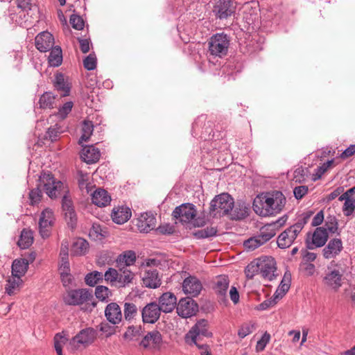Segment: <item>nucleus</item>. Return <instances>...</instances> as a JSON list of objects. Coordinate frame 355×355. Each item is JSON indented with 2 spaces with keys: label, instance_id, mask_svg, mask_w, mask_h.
<instances>
[{
  "label": "nucleus",
  "instance_id": "f257e3e1",
  "mask_svg": "<svg viewBox=\"0 0 355 355\" xmlns=\"http://www.w3.org/2000/svg\"><path fill=\"white\" fill-rule=\"evenodd\" d=\"M39 184L37 188L29 192L30 205H38L42 200L43 188L46 193L51 198H55L63 194L62 200V211L65 220L71 228L76 225L77 216L71 200L67 196V191L64 189V184L61 181H56L50 173H43L39 178Z\"/></svg>",
  "mask_w": 355,
  "mask_h": 355
},
{
  "label": "nucleus",
  "instance_id": "f03ea898",
  "mask_svg": "<svg viewBox=\"0 0 355 355\" xmlns=\"http://www.w3.org/2000/svg\"><path fill=\"white\" fill-rule=\"evenodd\" d=\"M286 204V198L282 192L268 193L254 200L253 208L256 213L262 216L276 214L282 211Z\"/></svg>",
  "mask_w": 355,
  "mask_h": 355
},
{
  "label": "nucleus",
  "instance_id": "7ed1b4c3",
  "mask_svg": "<svg viewBox=\"0 0 355 355\" xmlns=\"http://www.w3.org/2000/svg\"><path fill=\"white\" fill-rule=\"evenodd\" d=\"M286 220V218H281L275 222L265 225L257 235L244 242V247L247 250L252 251L263 245L276 234L277 231L285 224Z\"/></svg>",
  "mask_w": 355,
  "mask_h": 355
},
{
  "label": "nucleus",
  "instance_id": "20e7f679",
  "mask_svg": "<svg viewBox=\"0 0 355 355\" xmlns=\"http://www.w3.org/2000/svg\"><path fill=\"white\" fill-rule=\"evenodd\" d=\"M312 214L313 211L303 214L296 223L282 232L277 241L278 247L282 249L289 248L307 223Z\"/></svg>",
  "mask_w": 355,
  "mask_h": 355
},
{
  "label": "nucleus",
  "instance_id": "39448f33",
  "mask_svg": "<svg viewBox=\"0 0 355 355\" xmlns=\"http://www.w3.org/2000/svg\"><path fill=\"white\" fill-rule=\"evenodd\" d=\"M230 37L224 33H216L211 36L208 42L210 55L223 58L226 55L230 46Z\"/></svg>",
  "mask_w": 355,
  "mask_h": 355
},
{
  "label": "nucleus",
  "instance_id": "423d86ee",
  "mask_svg": "<svg viewBox=\"0 0 355 355\" xmlns=\"http://www.w3.org/2000/svg\"><path fill=\"white\" fill-rule=\"evenodd\" d=\"M96 338V331L93 328L83 329L70 340L68 349L73 352L82 347H86L92 344Z\"/></svg>",
  "mask_w": 355,
  "mask_h": 355
},
{
  "label": "nucleus",
  "instance_id": "0eeeda50",
  "mask_svg": "<svg viewBox=\"0 0 355 355\" xmlns=\"http://www.w3.org/2000/svg\"><path fill=\"white\" fill-rule=\"evenodd\" d=\"M234 199L227 193H222L216 196L211 202L210 211L216 212L220 215L227 214L234 207Z\"/></svg>",
  "mask_w": 355,
  "mask_h": 355
},
{
  "label": "nucleus",
  "instance_id": "6e6552de",
  "mask_svg": "<svg viewBox=\"0 0 355 355\" xmlns=\"http://www.w3.org/2000/svg\"><path fill=\"white\" fill-rule=\"evenodd\" d=\"M236 8L232 0H216L212 12L216 19L225 20L235 13Z\"/></svg>",
  "mask_w": 355,
  "mask_h": 355
},
{
  "label": "nucleus",
  "instance_id": "1a4fd4ad",
  "mask_svg": "<svg viewBox=\"0 0 355 355\" xmlns=\"http://www.w3.org/2000/svg\"><path fill=\"white\" fill-rule=\"evenodd\" d=\"M93 299L92 292L87 289L69 291L64 297V302L68 305H80Z\"/></svg>",
  "mask_w": 355,
  "mask_h": 355
},
{
  "label": "nucleus",
  "instance_id": "9d476101",
  "mask_svg": "<svg viewBox=\"0 0 355 355\" xmlns=\"http://www.w3.org/2000/svg\"><path fill=\"white\" fill-rule=\"evenodd\" d=\"M55 220L54 214L51 209L46 208L42 211L38 225L40 234L43 239L51 235Z\"/></svg>",
  "mask_w": 355,
  "mask_h": 355
},
{
  "label": "nucleus",
  "instance_id": "9b49d317",
  "mask_svg": "<svg viewBox=\"0 0 355 355\" xmlns=\"http://www.w3.org/2000/svg\"><path fill=\"white\" fill-rule=\"evenodd\" d=\"M211 337L212 334L208 330V322L206 320L201 319L192 327L189 331L186 334V340L187 343L191 342L194 345H197L200 336Z\"/></svg>",
  "mask_w": 355,
  "mask_h": 355
},
{
  "label": "nucleus",
  "instance_id": "f8f14e48",
  "mask_svg": "<svg viewBox=\"0 0 355 355\" xmlns=\"http://www.w3.org/2000/svg\"><path fill=\"white\" fill-rule=\"evenodd\" d=\"M197 214L196 207L191 203H184L175 208L172 216L182 223H190Z\"/></svg>",
  "mask_w": 355,
  "mask_h": 355
},
{
  "label": "nucleus",
  "instance_id": "ddd939ff",
  "mask_svg": "<svg viewBox=\"0 0 355 355\" xmlns=\"http://www.w3.org/2000/svg\"><path fill=\"white\" fill-rule=\"evenodd\" d=\"M176 311L181 318H189L198 313V305L191 297H184L177 304Z\"/></svg>",
  "mask_w": 355,
  "mask_h": 355
},
{
  "label": "nucleus",
  "instance_id": "4468645a",
  "mask_svg": "<svg viewBox=\"0 0 355 355\" xmlns=\"http://www.w3.org/2000/svg\"><path fill=\"white\" fill-rule=\"evenodd\" d=\"M343 275V271L340 269L328 267L322 282L325 286L337 291L342 285Z\"/></svg>",
  "mask_w": 355,
  "mask_h": 355
},
{
  "label": "nucleus",
  "instance_id": "2eb2a0df",
  "mask_svg": "<svg viewBox=\"0 0 355 355\" xmlns=\"http://www.w3.org/2000/svg\"><path fill=\"white\" fill-rule=\"evenodd\" d=\"M276 262L271 257H263L259 258V270L261 276L269 281L275 277Z\"/></svg>",
  "mask_w": 355,
  "mask_h": 355
},
{
  "label": "nucleus",
  "instance_id": "dca6fc26",
  "mask_svg": "<svg viewBox=\"0 0 355 355\" xmlns=\"http://www.w3.org/2000/svg\"><path fill=\"white\" fill-rule=\"evenodd\" d=\"M161 312L156 302L148 303L141 310L142 320L144 323L154 324L159 320Z\"/></svg>",
  "mask_w": 355,
  "mask_h": 355
},
{
  "label": "nucleus",
  "instance_id": "f3484780",
  "mask_svg": "<svg viewBox=\"0 0 355 355\" xmlns=\"http://www.w3.org/2000/svg\"><path fill=\"white\" fill-rule=\"evenodd\" d=\"M162 343V336L157 330L148 332L141 340L139 345L144 349H159Z\"/></svg>",
  "mask_w": 355,
  "mask_h": 355
},
{
  "label": "nucleus",
  "instance_id": "a211bd4d",
  "mask_svg": "<svg viewBox=\"0 0 355 355\" xmlns=\"http://www.w3.org/2000/svg\"><path fill=\"white\" fill-rule=\"evenodd\" d=\"M202 289L201 282L194 276L187 277L182 282L183 292L191 297L198 296Z\"/></svg>",
  "mask_w": 355,
  "mask_h": 355
},
{
  "label": "nucleus",
  "instance_id": "6ab92c4d",
  "mask_svg": "<svg viewBox=\"0 0 355 355\" xmlns=\"http://www.w3.org/2000/svg\"><path fill=\"white\" fill-rule=\"evenodd\" d=\"M328 238L329 234L326 227H317L312 235L311 241H306V246L310 250L322 247L327 241Z\"/></svg>",
  "mask_w": 355,
  "mask_h": 355
},
{
  "label": "nucleus",
  "instance_id": "aec40b11",
  "mask_svg": "<svg viewBox=\"0 0 355 355\" xmlns=\"http://www.w3.org/2000/svg\"><path fill=\"white\" fill-rule=\"evenodd\" d=\"M54 38L48 31L39 33L35 39V44L40 52H47L53 48Z\"/></svg>",
  "mask_w": 355,
  "mask_h": 355
},
{
  "label": "nucleus",
  "instance_id": "412c9836",
  "mask_svg": "<svg viewBox=\"0 0 355 355\" xmlns=\"http://www.w3.org/2000/svg\"><path fill=\"white\" fill-rule=\"evenodd\" d=\"M156 218L151 212H146L138 218L137 226L141 232L148 233L156 227Z\"/></svg>",
  "mask_w": 355,
  "mask_h": 355
},
{
  "label": "nucleus",
  "instance_id": "4be33fe9",
  "mask_svg": "<svg viewBox=\"0 0 355 355\" xmlns=\"http://www.w3.org/2000/svg\"><path fill=\"white\" fill-rule=\"evenodd\" d=\"M157 304L162 312L170 313L177 306V298L172 293H164L159 297Z\"/></svg>",
  "mask_w": 355,
  "mask_h": 355
},
{
  "label": "nucleus",
  "instance_id": "5701e85b",
  "mask_svg": "<svg viewBox=\"0 0 355 355\" xmlns=\"http://www.w3.org/2000/svg\"><path fill=\"white\" fill-rule=\"evenodd\" d=\"M55 88L60 93L62 96L69 95L71 84L67 77L62 73H57L53 80Z\"/></svg>",
  "mask_w": 355,
  "mask_h": 355
},
{
  "label": "nucleus",
  "instance_id": "b1692460",
  "mask_svg": "<svg viewBox=\"0 0 355 355\" xmlns=\"http://www.w3.org/2000/svg\"><path fill=\"white\" fill-rule=\"evenodd\" d=\"M343 243L340 239H333L322 250L323 256L327 259L336 257L343 250Z\"/></svg>",
  "mask_w": 355,
  "mask_h": 355
},
{
  "label": "nucleus",
  "instance_id": "393cba45",
  "mask_svg": "<svg viewBox=\"0 0 355 355\" xmlns=\"http://www.w3.org/2000/svg\"><path fill=\"white\" fill-rule=\"evenodd\" d=\"M105 315L107 320L113 324H119L122 320L121 308L115 302H112L106 306Z\"/></svg>",
  "mask_w": 355,
  "mask_h": 355
},
{
  "label": "nucleus",
  "instance_id": "a878e982",
  "mask_svg": "<svg viewBox=\"0 0 355 355\" xmlns=\"http://www.w3.org/2000/svg\"><path fill=\"white\" fill-rule=\"evenodd\" d=\"M81 158L87 164H93L98 161L101 153L94 146H86L81 152Z\"/></svg>",
  "mask_w": 355,
  "mask_h": 355
},
{
  "label": "nucleus",
  "instance_id": "bb28decb",
  "mask_svg": "<svg viewBox=\"0 0 355 355\" xmlns=\"http://www.w3.org/2000/svg\"><path fill=\"white\" fill-rule=\"evenodd\" d=\"M131 210L128 207L114 208L112 212V220L117 224H123L131 217Z\"/></svg>",
  "mask_w": 355,
  "mask_h": 355
},
{
  "label": "nucleus",
  "instance_id": "cd10ccee",
  "mask_svg": "<svg viewBox=\"0 0 355 355\" xmlns=\"http://www.w3.org/2000/svg\"><path fill=\"white\" fill-rule=\"evenodd\" d=\"M119 268L116 287L123 288L129 285L134 279L135 274L126 267Z\"/></svg>",
  "mask_w": 355,
  "mask_h": 355
},
{
  "label": "nucleus",
  "instance_id": "c85d7f7f",
  "mask_svg": "<svg viewBox=\"0 0 355 355\" xmlns=\"http://www.w3.org/2000/svg\"><path fill=\"white\" fill-rule=\"evenodd\" d=\"M229 283V279L225 275L218 276L214 281V289L222 300L226 297Z\"/></svg>",
  "mask_w": 355,
  "mask_h": 355
},
{
  "label": "nucleus",
  "instance_id": "c756f323",
  "mask_svg": "<svg viewBox=\"0 0 355 355\" xmlns=\"http://www.w3.org/2000/svg\"><path fill=\"white\" fill-rule=\"evenodd\" d=\"M143 284L148 288H156L161 284L157 270H148L146 271L142 277Z\"/></svg>",
  "mask_w": 355,
  "mask_h": 355
},
{
  "label": "nucleus",
  "instance_id": "7c9ffc66",
  "mask_svg": "<svg viewBox=\"0 0 355 355\" xmlns=\"http://www.w3.org/2000/svg\"><path fill=\"white\" fill-rule=\"evenodd\" d=\"M92 200L98 207H105L110 202L111 197L105 189H98L92 194Z\"/></svg>",
  "mask_w": 355,
  "mask_h": 355
},
{
  "label": "nucleus",
  "instance_id": "2f4dec72",
  "mask_svg": "<svg viewBox=\"0 0 355 355\" xmlns=\"http://www.w3.org/2000/svg\"><path fill=\"white\" fill-rule=\"evenodd\" d=\"M250 206L244 202H238L234 207L232 211L231 216L232 219L234 220H241L247 217L249 214Z\"/></svg>",
  "mask_w": 355,
  "mask_h": 355
},
{
  "label": "nucleus",
  "instance_id": "473e14b6",
  "mask_svg": "<svg viewBox=\"0 0 355 355\" xmlns=\"http://www.w3.org/2000/svg\"><path fill=\"white\" fill-rule=\"evenodd\" d=\"M28 268L26 259H15L12 265V275L21 277L25 275Z\"/></svg>",
  "mask_w": 355,
  "mask_h": 355
},
{
  "label": "nucleus",
  "instance_id": "72a5a7b5",
  "mask_svg": "<svg viewBox=\"0 0 355 355\" xmlns=\"http://www.w3.org/2000/svg\"><path fill=\"white\" fill-rule=\"evenodd\" d=\"M136 261V254L133 251H127L123 254L119 256L116 263L117 267H126L128 268L129 266L134 264Z\"/></svg>",
  "mask_w": 355,
  "mask_h": 355
},
{
  "label": "nucleus",
  "instance_id": "f704fd0d",
  "mask_svg": "<svg viewBox=\"0 0 355 355\" xmlns=\"http://www.w3.org/2000/svg\"><path fill=\"white\" fill-rule=\"evenodd\" d=\"M33 243V232L30 230L24 229L17 241V245L21 249L28 248Z\"/></svg>",
  "mask_w": 355,
  "mask_h": 355
},
{
  "label": "nucleus",
  "instance_id": "c9c22d12",
  "mask_svg": "<svg viewBox=\"0 0 355 355\" xmlns=\"http://www.w3.org/2000/svg\"><path fill=\"white\" fill-rule=\"evenodd\" d=\"M88 248V242L82 238H78L73 242L71 252L74 255H83L87 252Z\"/></svg>",
  "mask_w": 355,
  "mask_h": 355
},
{
  "label": "nucleus",
  "instance_id": "e433bc0d",
  "mask_svg": "<svg viewBox=\"0 0 355 355\" xmlns=\"http://www.w3.org/2000/svg\"><path fill=\"white\" fill-rule=\"evenodd\" d=\"M22 280L21 277L11 275L7 280L6 285V292L9 295H12L19 290V286L21 284Z\"/></svg>",
  "mask_w": 355,
  "mask_h": 355
},
{
  "label": "nucleus",
  "instance_id": "4c0bfd02",
  "mask_svg": "<svg viewBox=\"0 0 355 355\" xmlns=\"http://www.w3.org/2000/svg\"><path fill=\"white\" fill-rule=\"evenodd\" d=\"M49 63L52 67H58L62 62V49L60 46H55L51 49L49 55Z\"/></svg>",
  "mask_w": 355,
  "mask_h": 355
},
{
  "label": "nucleus",
  "instance_id": "58836bf2",
  "mask_svg": "<svg viewBox=\"0 0 355 355\" xmlns=\"http://www.w3.org/2000/svg\"><path fill=\"white\" fill-rule=\"evenodd\" d=\"M55 96L51 92H45L40 98L39 105L42 109H51L55 103Z\"/></svg>",
  "mask_w": 355,
  "mask_h": 355
},
{
  "label": "nucleus",
  "instance_id": "ea45409f",
  "mask_svg": "<svg viewBox=\"0 0 355 355\" xmlns=\"http://www.w3.org/2000/svg\"><path fill=\"white\" fill-rule=\"evenodd\" d=\"M94 130V125L92 121H85L82 126V135L79 139V144L87 141Z\"/></svg>",
  "mask_w": 355,
  "mask_h": 355
},
{
  "label": "nucleus",
  "instance_id": "a19ab883",
  "mask_svg": "<svg viewBox=\"0 0 355 355\" xmlns=\"http://www.w3.org/2000/svg\"><path fill=\"white\" fill-rule=\"evenodd\" d=\"M123 311L124 318L128 321L134 319L138 313L137 306L132 302H125Z\"/></svg>",
  "mask_w": 355,
  "mask_h": 355
},
{
  "label": "nucleus",
  "instance_id": "79ce46f5",
  "mask_svg": "<svg viewBox=\"0 0 355 355\" xmlns=\"http://www.w3.org/2000/svg\"><path fill=\"white\" fill-rule=\"evenodd\" d=\"M103 279V274L98 271L88 273L85 278V283L90 286H94L98 283L102 282Z\"/></svg>",
  "mask_w": 355,
  "mask_h": 355
},
{
  "label": "nucleus",
  "instance_id": "37998d69",
  "mask_svg": "<svg viewBox=\"0 0 355 355\" xmlns=\"http://www.w3.org/2000/svg\"><path fill=\"white\" fill-rule=\"evenodd\" d=\"M217 229L215 227H207L206 228L197 230L194 232V236L198 239H207L216 236Z\"/></svg>",
  "mask_w": 355,
  "mask_h": 355
},
{
  "label": "nucleus",
  "instance_id": "c03bdc74",
  "mask_svg": "<svg viewBox=\"0 0 355 355\" xmlns=\"http://www.w3.org/2000/svg\"><path fill=\"white\" fill-rule=\"evenodd\" d=\"M141 333L142 328L141 325H131L128 327L126 331L123 334V337L125 339L132 340L137 339L139 336H141Z\"/></svg>",
  "mask_w": 355,
  "mask_h": 355
},
{
  "label": "nucleus",
  "instance_id": "a18cd8bd",
  "mask_svg": "<svg viewBox=\"0 0 355 355\" xmlns=\"http://www.w3.org/2000/svg\"><path fill=\"white\" fill-rule=\"evenodd\" d=\"M245 272L246 277L249 279H252L255 275L260 273L259 259L248 264L245 270Z\"/></svg>",
  "mask_w": 355,
  "mask_h": 355
},
{
  "label": "nucleus",
  "instance_id": "49530a36",
  "mask_svg": "<svg viewBox=\"0 0 355 355\" xmlns=\"http://www.w3.org/2000/svg\"><path fill=\"white\" fill-rule=\"evenodd\" d=\"M119 269H114L110 268L107 270L103 275V277L107 282H109L111 286H116L117 278H118Z\"/></svg>",
  "mask_w": 355,
  "mask_h": 355
},
{
  "label": "nucleus",
  "instance_id": "de8ad7c7",
  "mask_svg": "<svg viewBox=\"0 0 355 355\" xmlns=\"http://www.w3.org/2000/svg\"><path fill=\"white\" fill-rule=\"evenodd\" d=\"M111 294L110 290L104 286H98L95 289V295L101 301H107Z\"/></svg>",
  "mask_w": 355,
  "mask_h": 355
},
{
  "label": "nucleus",
  "instance_id": "09e8293b",
  "mask_svg": "<svg viewBox=\"0 0 355 355\" xmlns=\"http://www.w3.org/2000/svg\"><path fill=\"white\" fill-rule=\"evenodd\" d=\"M60 129V128L57 124L49 128L44 136V139H49L51 141H56L62 132Z\"/></svg>",
  "mask_w": 355,
  "mask_h": 355
},
{
  "label": "nucleus",
  "instance_id": "8fccbe9b",
  "mask_svg": "<svg viewBox=\"0 0 355 355\" xmlns=\"http://www.w3.org/2000/svg\"><path fill=\"white\" fill-rule=\"evenodd\" d=\"M68 340V338L57 334L54 337V347L58 355H62V346Z\"/></svg>",
  "mask_w": 355,
  "mask_h": 355
},
{
  "label": "nucleus",
  "instance_id": "3c124183",
  "mask_svg": "<svg viewBox=\"0 0 355 355\" xmlns=\"http://www.w3.org/2000/svg\"><path fill=\"white\" fill-rule=\"evenodd\" d=\"M241 65L236 63L234 60H230L223 66V71L231 75L241 71Z\"/></svg>",
  "mask_w": 355,
  "mask_h": 355
},
{
  "label": "nucleus",
  "instance_id": "603ef678",
  "mask_svg": "<svg viewBox=\"0 0 355 355\" xmlns=\"http://www.w3.org/2000/svg\"><path fill=\"white\" fill-rule=\"evenodd\" d=\"M325 226L327 232L334 234L338 230V220L334 216H329L325 220Z\"/></svg>",
  "mask_w": 355,
  "mask_h": 355
},
{
  "label": "nucleus",
  "instance_id": "864d4df0",
  "mask_svg": "<svg viewBox=\"0 0 355 355\" xmlns=\"http://www.w3.org/2000/svg\"><path fill=\"white\" fill-rule=\"evenodd\" d=\"M84 67L87 70H94L96 67V58L94 53H90L83 60Z\"/></svg>",
  "mask_w": 355,
  "mask_h": 355
},
{
  "label": "nucleus",
  "instance_id": "5fc2aeb1",
  "mask_svg": "<svg viewBox=\"0 0 355 355\" xmlns=\"http://www.w3.org/2000/svg\"><path fill=\"white\" fill-rule=\"evenodd\" d=\"M70 24L72 27L76 30H83L85 26V22L83 18L77 15H72L69 19Z\"/></svg>",
  "mask_w": 355,
  "mask_h": 355
},
{
  "label": "nucleus",
  "instance_id": "6e6d98bb",
  "mask_svg": "<svg viewBox=\"0 0 355 355\" xmlns=\"http://www.w3.org/2000/svg\"><path fill=\"white\" fill-rule=\"evenodd\" d=\"M270 335L268 332H265L261 338L257 342L256 345L257 352H262L264 350L266 345L269 343Z\"/></svg>",
  "mask_w": 355,
  "mask_h": 355
},
{
  "label": "nucleus",
  "instance_id": "4d7b16f0",
  "mask_svg": "<svg viewBox=\"0 0 355 355\" xmlns=\"http://www.w3.org/2000/svg\"><path fill=\"white\" fill-rule=\"evenodd\" d=\"M355 209V199L352 198L350 200H346V202H344L343 207V211L344 212V214L347 216H350Z\"/></svg>",
  "mask_w": 355,
  "mask_h": 355
},
{
  "label": "nucleus",
  "instance_id": "13d9d810",
  "mask_svg": "<svg viewBox=\"0 0 355 355\" xmlns=\"http://www.w3.org/2000/svg\"><path fill=\"white\" fill-rule=\"evenodd\" d=\"M307 169L303 167H298L294 171V179L295 182H302L305 180Z\"/></svg>",
  "mask_w": 355,
  "mask_h": 355
},
{
  "label": "nucleus",
  "instance_id": "bf43d9fd",
  "mask_svg": "<svg viewBox=\"0 0 355 355\" xmlns=\"http://www.w3.org/2000/svg\"><path fill=\"white\" fill-rule=\"evenodd\" d=\"M73 107V103L69 101L65 103L58 110V115L61 119H64L68 114L71 111Z\"/></svg>",
  "mask_w": 355,
  "mask_h": 355
},
{
  "label": "nucleus",
  "instance_id": "052dcab7",
  "mask_svg": "<svg viewBox=\"0 0 355 355\" xmlns=\"http://www.w3.org/2000/svg\"><path fill=\"white\" fill-rule=\"evenodd\" d=\"M105 232L103 231L99 225L94 224L89 231V236L96 239H101L105 236Z\"/></svg>",
  "mask_w": 355,
  "mask_h": 355
},
{
  "label": "nucleus",
  "instance_id": "680f3d73",
  "mask_svg": "<svg viewBox=\"0 0 355 355\" xmlns=\"http://www.w3.org/2000/svg\"><path fill=\"white\" fill-rule=\"evenodd\" d=\"M254 330V325L251 324H243L238 331V335L240 338H243L250 334H251Z\"/></svg>",
  "mask_w": 355,
  "mask_h": 355
},
{
  "label": "nucleus",
  "instance_id": "e2e57ef3",
  "mask_svg": "<svg viewBox=\"0 0 355 355\" xmlns=\"http://www.w3.org/2000/svg\"><path fill=\"white\" fill-rule=\"evenodd\" d=\"M308 187L298 186L294 188L293 193L297 200L302 199L308 192Z\"/></svg>",
  "mask_w": 355,
  "mask_h": 355
},
{
  "label": "nucleus",
  "instance_id": "0e129e2a",
  "mask_svg": "<svg viewBox=\"0 0 355 355\" xmlns=\"http://www.w3.org/2000/svg\"><path fill=\"white\" fill-rule=\"evenodd\" d=\"M100 331L106 334V336H110L114 334L115 329L114 327L110 326L108 323L102 322L100 324Z\"/></svg>",
  "mask_w": 355,
  "mask_h": 355
},
{
  "label": "nucleus",
  "instance_id": "69168bd1",
  "mask_svg": "<svg viewBox=\"0 0 355 355\" xmlns=\"http://www.w3.org/2000/svg\"><path fill=\"white\" fill-rule=\"evenodd\" d=\"M61 280L64 286H67L71 284L72 282V276L70 274V272H60Z\"/></svg>",
  "mask_w": 355,
  "mask_h": 355
},
{
  "label": "nucleus",
  "instance_id": "338daca9",
  "mask_svg": "<svg viewBox=\"0 0 355 355\" xmlns=\"http://www.w3.org/2000/svg\"><path fill=\"white\" fill-rule=\"evenodd\" d=\"M324 220V213L323 211H320L316 214V215L313 217L311 225L312 226L317 227L322 224Z\"/></svg>",
  "mask_w": 355,
  "mask_h": 355
},
{
  "label": "nucleus",
  "instance_id": "774afa93",
  "mask_svg": "<svg viewBox=\"0 0 355 355\" xmlns=\"http://www.w3.org/2000/svg\"><path fill=\"white\" fill-rule=\"evenodd\" d=\"M355 154V144L350 145L340 155L342 159H346Z\"/></svg>",
  "mask_w": 355,
  "mask_h": 355
}]
</instances>
